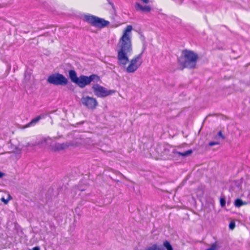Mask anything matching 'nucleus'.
<instances>
[{
    "mask_svg": "<svg viewBox=\"0 0 250 250\" xmlns=\"http://www.w3.org/2000/svg\"><path fill=\"white\" fill-rule=\"evenodd\" d=\"M127 39L126 35L122 36L117 44V59L118 64L121 66H125L129 62L127 54L132 50L131 40Z\"/></svg>",
    "mask_w": 250,
    "mask_h": 250,
    "instance_id": "nucleus-1",
    "label": "nucleus"
},
{
    "mask_svg": "<svg viewBox=\"0 0 250 250\" xmlns=\"http://www.w3.org/2000/svg\"><path fill=\"white\" fill-rule=\"evenodd\" d=\"M68 74L71 81L82 88L90 84L92 81L97 83L100 81L99 76L96 74H92L89 77L82 75L78 77L76 72L72 69L69 70Z\"/></svg>",
    "mask_w": 250,
    "mask_h": 250,
    "instance_id": "nucleus-2",
    "label": "nucleus"
},
{
    "mask_svg": "<svg viewBox=\"0 0 250 250\" xmlns=\"http://www.w3.org/2000/svg\"><path fill=\"white\" fill-rule=\"evenodd\" d=\"M183 57L178 59V62L181 66L184 68L193 69L195 67L198 56L192 51L184 50L182 52Z\"/></svg>",
    "mask_w": 250,
    "mask_h": 250,
    "instance_id": "nucleus-3",
    "label": "nucleus"
},
{
    "mask_svg": "<svg viewBox=\"0 0 250 250\" xmlns=\"http://www.w3.org/2000/svg\"><path fill=\"white\" fill-rule=\"evenodd\" d=\"M83 20L91 25L98 28H104L110 24L108 21L91 15H84Z\"/></svg>",
    "mask_w": 250,
    "mask_h": 250,
    "instance_id": "nucleus-4",
    "label": "nucleus"
},
{
    "mask_svg": "<svg viewBox=\"0 0 250 250\" xmlns=\"http://www.w3.org/2000/svg\"><path fill=\"white\" fill-rule=\"evenodd\" d=\"M47 82L50 84L57 86H65L68 83V79L63 75L59 73H55L49 75Z\"/></svg>",
    "mask_w": 250,
    "mask_h": 250,
    "instance_id": "nucleus-5",
    "label": "nucleus"
},
{
    "mask_svg": "<svg viewBox=\"0 0 250 250\" xmlns=\"http://www.w3.org/2000/svg\"><path fill=\"white\" fill-rule=\"evenodd\" d=\"M94 94L97 97L105 98L115 93V90H108L99 84H95L92 87Z\"/></svg>",
    "mask_w": 250,
    "mask_h": 250,
    "instance_id": "nucleus-6",
    "label": "nucleus"
},
{
    "mask_svg": "<svg viewBox=\"0 0 250 250\" xmlns=\"http://www.w3.org/2000/svg\"><path fill=\"white\" fill-rule=\"evenodd\" d=\"M81 103L88 109H94L98 105L97 100L89 96L83 97L81 99Z\"/></svg>",
    "mask_w": 250,
    "mask_h": 250,
    "instance_id": "nucleus-7",
    "label": "nucleus"
},
{
    "mask_svg": "<svg viewBox=\"0 0 250 250\" xmlns=\"http://www.w3.org/2000/svg\"><path fill=\"white\" fill-rule=\"evenodd\" d=\"M70 145L68 143H55L51 146L50 149L53 151H60L68 148Z\"/></svg>",
    "mask_w": 250,
    "mask_h": 250,
    "instance_id": "nucleus-8",
    "label": "nucleus"
},
{
    "mask_svg": "<svg viewBox=\"0 0 250 250\" xmlns=\"http://www.w3.org/2000/svg\"><path fill=\"white\" fill-rule=\"evenodd\" d=\"M52 140L49 138H43L39 141L36 142L34 146H39L41 147H49L51 146Z\"/></svg>",
    "mask_w": 250,
    "mask_h": 250,
    "instance_id": "nucleus-9",
    "label": "nucleus"
},
{
    "mask_svg": "<svg viewBox=\"0 0 250 250\" xmlns=\"http://www.w3.org/2000/svg\"><path fill=\"white\" fill-rule=\"evenodd\" d=\"M46 114H41L35 118L33 119L28 124L26 125V127H29L36 124L40 120L46 117Z\"/></svg>",
    "mask_w": 250,
    "mask_h": 250,
    "instance_id": "nucleus-10",
    "label": "nucleus"
},
{
    "mask_svg": "<svg viewBox=\"0 0 250 250\" xmlns=\"http://www.w3.org/2000/svg\"><path fill=\"white\" fill-rule=\"evenodd\" d=\"M135 8L137 11H141L144 12H149L151 11V7L148 5L142 6L139 3H136Z\"/></svg>",
    "mask_w": 250,
    "mask_h": 250,
    "instance_id": "nucleus-11",
    "label": "nucleus"
},
{
    "mask_svg": "<svg viewBox=\"0 0 250 250\" xmlns=\"http://www.w3.org/2000/svg\"><path fill=\"white\" fill-rule=\"evenodd\" d=\"M142 63V61L139 62L138 65H134L130 63L128 67L126 68V71L128 73H133L140 66L141 63Z\"/></svg>",
    "mask_w": 250,
    "mask_h": 250,
    "instance_id": "nucleus-12",
    "label": "nucleus"
},
{
    "mask_svg": "<svg viewBox=\"0 0 250 250\" xmlns=\"http://www.w3.org/2000/svg\"><path fill=\"white\" fill-rule=\"evenodd\" d=\"M193 152V151L192 149H189L187 151H186L184 152H180L179 151H177L176 150H174L173 151V153L175 154H178L179 156H181L183 157H187L188 156L190 155L191 154H192Z\"/></svg>",
    "mask_w": 250,
    "mask_h": 250,
    "instance_id": "nucleus-13",
    "label": "nucleus"
},
{
    "mask_svg": "<svg viewBox=\"0 0 250 250\" xmlns=\"http://www.w3.org/2000/svg\"><path fill=\"white\" fill-rule=\"evenodd\" d=\"M143 52L139 54L137 56L132 59L130 61V63L134 65H138L139 62L142 61L141 60L142 57Z\"/></svg>",
    "mask_w": 250,
    "mask_h": 250,
    "instance_id": "nucleus-14",
    "label": "nucleus"
},
{
    "mask_svg": "<svg viewBox=\"0 0 250 250\" xmlns=\"http://www.w3.org/2000/svg\"><path fill=\"white\" fill-rule=\"evenodd\" d=\"M145 250H165L162 246H159L156 244L152 245L151 247L146 248Z\"/></svg>",
    "mask_w": 250,
    "mask_h": 250,
    "instance_id": "nucleus-15",
    "label": "nucleus"
},
{
    "mask_svg": "<svg viewBox=\"0 0 250 250\" xmlns=\"http://www.w3.org/2000/svg\"><path fill=\"white\" fill-rule=\"evenodd\" d=\"M132 29L131 25H128L124 31V33L122 36L126 35L127 39H131V37L128 35V33L130 32Z\"/></svg>",
    "mask_w": 250,
    "mask_h": 250,
    "instance_id": "nucleus-16",
    "label": "nucleus"
},
{
    "mask_svg": "<svg viewBox=\"0 0 250 250\" xmlns=\"http://www.w3.org/2000/svg\"><path fill=\"white\" fill-rule=\"evenodd\" d=\"M247 203L243 202L241 199L237 198L234 201V205L236 207L239 208L241 206L246 205Z\"/></svg>",
    "mask_w": 250,
    "mask_h": 250,
    "instance_id": "nucleus-17",
    "label": "nucleus"
},
{
    "mask_svg": "<svg viewBox=\"0 0 250 250\" xmlns=\"http://www.w3.org/2000/svg\"><path fill=\"white\" fill-rule=\"evenodd\" d=\"M163 246L167 249V250H173L170 243L167 240L164 242Z\"/></svg>",
    "mask_w": 250,
    "mask_h": 250,
    "instance_id": "nucleus-18",
    "label": "nucleus"
},
{
    "mask_svg": "<svg viewBox=\"0 0 250 250\" xmlns=\"http://www.w3.org/2000/svg\"><path fill=\"white\" fill-rule=\"evenodd\" d=\"M31 78L30 73L27 72V71L24 73V81L26 82L29 81Z\"/></svg>",
    "mask_w": 250,
    "mask_h": 250,
    "instance_id": "nucleus-19",
    "label": "nucleus"
},
{
    "mask_svg": "<svg viewBox=\"0 0 250 250\" xmlns=\"http://www.w3.org/2000/svg\"><path fill=\"white\" fill-rule=\"evenodd\" d=\"M218 247L216 242L212 244L210 248L207 249L206 250H217Z\"/></svg>",
    "mask_w": 250,
    "mask_h": 250,
    "instance_id": "nucleus-20",
    "label": "nucleus"
},
{
    "mask_svg": "<svg viewBox=\"0 0 250 250\" xmlns=\"http://www.w3.org/2000/svg\"><path fill=\"white\" fill-rule=\"evenodd\" d=\"M220 205L222 207H224L226 205V199H225V198L224 197H222L220 198Z\"/></svg>",
    "mask_w": 250,
    "mask_h": 250,
    "instance_id": "nucleus-21",
    "label": "nucleus"
},
{
    "mask_svg": "<svg viewBox=\"0 0 250 250\" xmlns=\"http://www.w3.org/2000/svg\"><path fill=\"white\" fill-rule=\"evenodd\" d=\"M235 227V223L234 222H230V223L229 224V228L230 229H233Z\"/></svg>",
    "mask_w": 250,
    "mask_h": 250,
    "instance_id": "nucleus-22",
    "label": "nucleus"
},
{
    "mask_svg": "<svg viewBox=\"0 0 250 250\" xmlns=\"http://www.w3.org/2000/svg\"><path fill=\"white\" fill-rule=\"evenodd\" d=\"M11 198V196L9 195V197H8V199H5L4 198L2 197L1 198V201L5 204H7L9 201V200Z\"/></svg>",
    "mask_w": 250,
    "mask_h": 250,
    "instance_id": "nucleus-23",
    "label": "nucleus"
},
{
    "mask_svg": "<svg viewBox=\"0 0 250 250\" xmlns=\"http://www.w3.org/2000/svg\"><path fill=\"white\" fill-rule=\"evenodd\" d=\"M219 143L218 142H210L208 143V146H213L216 145H219Z\"/></svg>",
    "mask_w": 250,
    "mask_h": 250,
    "instance_id": "nucleus-24",
    "label": "nucleus"
},
{
    "mask_svg": "<svg viewBox=\"0 0 250 250\" xmlns=\"http://www.w3.org/2000/svg\"><path fill=\"white\" fill-rule=\"evenodd\" d=\"M217 134L219 137H221L222 139H224V136H223L221 131H219Z\"/></svg>",
    "mask_w": 250,
    "mask_h": 250,
    "instance_id": "nucleus-25",
    "label": "nucleus"
},
{
    "mask_svg": "<svg viewBox=\"0 0 250 250\" xmlns=\"http://www.w3.org/2000/svg\"><path fill=\"white\" fill-rule=\"evenodd\" d=\"M15 149L16 151H15V152H16L18 154L21 153V150L20 148H19L18 147H16Z\"/></svg>",
    "mask_w": 250,
    "mask_h": 250,
    "instance_id": "nucleus-26",
    "label": "nucleus"
},
{
    "mask_svg": "<svg viewBox=\"0 0 250 250\" xmlns=\"http://www.w3.org/2000/svg\"><path fill=\"white\" fill-rule=\"evenodd\" d=\"M40 250V248L39 246L35 247L31 250Z\"/></svg>",
    "mask_w": 250,
    "mask_h": 250,
    "instance_id": "nucleus-27",
    "label": "nucleus"
},
{
    "mask_svg": "<svg viewBox=\"0 0 250 250\" xmlns=\"http://www.w3.org/2000/svg\"><path fill=\"white\" fill-rule=\"evenodd\" d=\"M107 0L108 1V3H109L110 5H111L112 8L113 9H115V6H114V5L113 3L112 2L110 1L109 0Z\"/></svg>",
    "mask_w": 250,
    "mask_h": 250,
    "instance_id": "nucleus-28",
    "label": "nucleus"
},
{
    "mask_svg": "<svg viewBox=\"0 0 250 250\" xmlns=\"http://www.w3.org/2000/svg\"><path fill=\"white\" fill-rule=\"evenodd\" d=\"M5 175V173L0 171V178H2Z\"/></svg>",
    "mask_w": 250,
    "mask_h": 250,
    "instance_id": "nucleus-29",
    "label": "nucleus"
},
{
    "mask_svg": "<svg viewBox=\"0 0 250 250\" xmlns=\"http://www.w3.org/2000/svg\"><path fill=\"white\" fill-rule=\"evenodd\" d=\"M233 183H237V182H236V181H233Z\"/></svg>",
    "mask_w": 250,
    "mask_h": 250,
    "instance_id": "nucleus-30",
    "label": "nucleus"
},
{
    "mask_svg": "<svg viewBox=\"0 0 250 250\" xmlns=\"http://www.w3.org/2000/svg\"><path fill=\"white\" fill-rule=\"evenodd\" d=\"M250 65V63L248 64V65Z\"/></svg>",
    "mask_w": 250,
    "mask_h": 250,
    "instance_id": "nucleus-31",
    "label": "nucleus"
}]
</instances>
